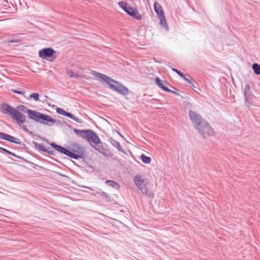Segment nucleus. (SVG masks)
Instances as JSON below:
<instances>
[{"instance_id":"18","label":"nucleus","mask_w":260,"mask_h":260,"mask_svg":"<svg viewBox=\"0 0 260 260\" xmlns=\"http://www.w3.org/2000/svg\"><path fill=\"white\" fill-rule=\"evenodd\" d=\"M159 19V24L164 27L167 31L169 29V26L167 23V21L165 18V16L161 15V16L158 17Z\"/></svg>"},{"instance_id":"8","label":"nucleus","mask_w":260,"mask_h":260,"mask_svg":"<svg viewBox=\"0 0 260 260\" xmlns=\"http://www.w3.org/2000/svg\"><path fill=\"white\" fill-rule=\"evenodd\" d=\"M198 129L204 137L213 136L214 134L213 129L206 121L202 122V125L199 126Z\"/></svg>"},{"instance_id":"31","label":"nucleus","mask_w":260,"mask_h":260,"mask_svg":"<svg viewBox=\"0 0 260 260\" xmlns=\"http://www.w3.org/2000/svg\"><path fill=\"white\" fill-rule=\"evenodd\" d=\"M22 128H23L24 129L26 130V127H25V126L23 125V126H22Z\"/></svg>"},{"instance_id":"4","label":"nucleus","mask_w":260,"mask_h":260,"mask_svg":"<svg viewBox=\"0 0 260 260\" xmlns=\"http://www.w3.org/2000/svg\"><path fill=\"white\" fill-rule=\"evenodd\" d=\"M26 108L24 105L18 106L17 109H15L11 118L15 120L16 122L20 126L26 122V116L21 113L20 111H25Z\"/></svg>"},{"instance_id":"21","label":"nucleus","mask_w":260,"mask_h":260,"mask_svg":"<svg viewBox=\"0 0 260 260\" xmlns=\"http://www.w3.org/2000/svg\"><path fill=\"white\" fill-rule=\"evenodd\" d=\"M39 148L42 151L47 152L50 154H54L53 151L50 150V148H47L45 146L42 145H39Z\"/></svg>"},{"instance_id":"2","label":"nucleus","mask_w":260,"mask_h":260,"mask_svg":"<svg viewBox=\"0 0 260 260\" xmlns=\"http://www.w3.org/2000/svg\"><path fill=\"white\" fill-rule=\"evenodd\" d=\"M50 144L58 152L64 154L72 158L78 159V158H82L84 154V148L77 143H74L72 145L71 151L67 150L53 143H51Z\"/></svg>"},{"instance_id":"27","label":"nucleus","mask_w":260,"mask_h":260,"mask_svg":"<svg viewBox=\"0 0 260 260\" xmlns=\"http://www.w3.org/2000/svg\"><path fill=\"white\" fill-rule=\"evenodd\" d=\"M173 71H174V72H175L177 74H178L179 75V74L181 72L179 70H177L176 69H172Z\"/></svg>"},{"instance_id":"11","label":"nucleus","mask_w":260,"mask_h":260,"mask_svg":"<svg viewBox=\"0 0 260 260\" xmlns=\"http://www.w3.org/2000/svg\"><path fill=\"white\" fill-rule=\"evenodd\" d=\"M16 108L11 107L7 104H3L0 106V111L4 114L11 117Z\"/></svg>"},{"instance_id":"22","label":"nucleus","mask_w":260,"mask_h":260,"mask_svg":"<svg viewBox=\"0 0 260 260\" xmlns=\"http://www.w3.org/2000/svg\"><path fill=\"white\" fill-rule=\"evenodd\" d=\"M106 184H108V185L109 186H112L113 187L116 188V189H119V184L113 181H111V180H108L106 181Z\"/></svg>"},{"instance_id":"20","label":"nucleus","mask_w":260,"mask_h":260,"mask_svg":"<svg viewBox=\"0 0 260 260\" xmlns=\"http://www.w3.org/2000/svg\"><path fill=\"white\" fill-rule=\"evenodd\" d=\"M252 68L255 74H260V64L254 63L252 64Z\"/></svg>"},{"instance_id":"14","label":"nucleus","mask_w":260,"mask_h":260,"mask_svg":"<svg viewBox=\"0 0 260 260\" xmlns=\"http://www.w3.org/2000/svg\"><path fill=\"white\" fill-rule=\"evenodd\" d=\"M92 75L95 78V79L100 82H103L105 83H107L110 79V77L106 75L100 73L96 72H93Z\"/></svg>"},{"instance_id":"16","label":"nucleus","mask_w":260,"mask_h":260,"mask_svg":"<svg viewBox=\"0 0 260 260\" xmlns=\"http://www.w3.org/2000/svg\"><path fill=\"white\" fill-rule=\"evenodd\" d=\"M56 111L58 114L62 115L63 116H67V117L71 118L72 119L75 120L77 122H79L78 119L77 117H76L72 114L69 113L60 108H57L56 109Z\"/></svg>"},{"instance_id":"26","label":"nucleus","mask_w":260,"mask_h":260,"mask_svg":"<svg viewBox=\"0 0 260 260\" xmlns=\"http://www.w3.org/2000/svg\"><path fill=\"white\" fill-rule=\"evenodd\" d=\"M2 149L9 154H12V153L10 152V151H9L8 150H7L4 148H2Z\"/></svg>"},{"instance_id":"3","label":"nucleus","mask_w":260,"mask_h":260,"mask_svg":"<svg viewBox=\"0 0 260 260\" xmlns=\"http://www.w3.org/2000/svg\"><path fill=\"white\" fill-rule=\"evenodd\" d=\"M134 183L143 194L147 196L149 191V181L144 175L138 174L134 178Z\"/></svg>"},{"instance_id":"15","label":"nucleus","mask_w":260,"mask_h":260,"mask_svg":"<svg viewBox=\"0 0 260 260\" xmlns=\"http://www.w3.org/2000/svg\"><path fill=\"white\" fill-rule=\"evenodd\" d=\"M155 82L162 90L166 91H170V90L166 86L168 83L166 81L161 80L158 77H157L155 79Z\"/></svg>"},{"instance_id":"25","label":"nucleus","mask_w":260,"mask_h":260,"mask_svg":"<svg viewBox=\"0 0 260 260\" xmlns=\"http://www.w3.org/2000/svg\"><path fill=\"white\" fill-rule=\"evenodd\" d=\"M12 91L14 93H18L19 94L24 95L25 94L24 91H18L16 89H13V90H12Z\"/></svg>"},{"instance_id":"6","label":"nucleus","mask_w":260,"mask_h":260,"mask_svg":"<svg viewBox=\"0 0 260 260\" xmlns=\"http://www.w3.org/2000/svg\"><path fill=\"white\" fill-rule=\"evenodd\" d=\"M107 84L108 85L109 87L113 90L123 95H127L129 93V90L125 86L111 78H110Z\"/></svg>"},{"instance_id":"1","label":"nucleus","mask_w":260,"mask_h":260,"mask_svg":"<svg viewBox=\"0 0 260 260\" xmlns=\"http://www.w3.org/2000/svg\"><path fill=\"white\" fill-rule=\"evenodd\" d=\"M74 132L82 138L88 141L96 150L102 152L104 150L103 145L98 136L91 130H80L74 129Z\"/></svg>"},{"instance_id":"10","label":"nucleus","mask_w":260,"mask_h":260,"mask_svg":"<svg viewBox=\"0 0 260 260\" xmlns=\"http://www.w3.org/2000/svg\"><path fill=\"white\" fill-rule=\"evenodd\" d=\"M39 123L51 126L55 124L56 121L50 116L42 113Z\"/></svg>"},{"instance_id":"9","label":"nucleus","mask_w":260,"mask_h":260,"mask_svg":"<svg viewBox=\"0 0 260 260\" xmlns=\"http://www.w3.org/2000/svg\"><path fill=\"white\" fill-rule=\"evenodd\" d=\"M189 115L194 126L197 129H198V127L202 125V123L204 120H202L201 116L195 112L190 111Z\"/></svg>"},{"instance_id":"29","label":"nucleus","mask_w":260,"mask_h":260,"mask_svg":"<svg viewBox=\"0 0 260 260\" xmlns=\"http://www.w3.org/2000/svg\"><path fill=\"white\" fill-rule=\"evenodd\" d=\"M185 81L188 82L189 83H190V81H189V79H187L186 78H185V77L184 76V78H183Z\"/></svg>"},{"instance_id":"13","label":"nucleus","mask_w":260,"mask_h":260,"mask_svg":"<svg viewBox=\"0 0 260 260\" xmlns=\"http://www.w3.org/2000/svg\"><path fill=\"white\" fill-rule=\"evenodd\" d=\"M0 139L16 144L20 143V140L19 139L3 132H0Z\"/></svg>"},{"instance_id":"24","label":"nucleus","mask_w":260,"mask_h":260,"mask_svg":"<svg viewBox=\"0 0 260 260\" xmlns=\"http://www.w3.org/2000/svg\"><path fill=\"white\" fill-rule=\"evenodd\" d=\"M67 74L70 78L76 77V76L72 70H69L67 71Z\"/></svg>"},{"instance_id":"23","label":"nucleus","mask_w":260,"mask_h":260,"mask_svg":"<svg viewBox=\"0 0 260 260\" xmlns=\"http://www.w3.org/2000/svg\"><path fill=\"white\" fill-rule=\"evenodd\" d=\"M29 98L34 99L36 101H38L39 100V94L37 93H32L29 95Z\"/></svg>"},{"instance_id":"19","label":"nucleus","mask_w":260,"mask_h":260,"mask_svg":"<svg viewBox=\"0 0 260 260\" xmlns=\"http://www.w3.org/2000/svg\"><path fill=\"white\" fill-rule=\"evenodd\" d=\"M140 159L145 164H149L151 162V159L150 157L146 156L144 154H142L140 156Z\"/></svg>"},{"instance_id":"28","label":"nucleus","mask_w":260,"mask_h":260,"mask_svg":"<svg viewBox=\"0 0 260 260\" xmlns=\"http://www.w3.org/2000/svg\"><path fill=\"white\" fill-rule=\"evenodd\" d=\"M179 75L182 77V78H184V75L181 72H180L179 74Z\"/></svg>"},{"instance_id":"5","label":"nucleus","mask_w":260,"mask_h":260,"mask_svg":"<svg viewBox=\"0 0 260 260\" xmlns=\"http://www.w3.org/2000/svg\"><path fill=\"white\" fill-rule=\"evenodd\" d=\"M56 51L51 48H46L39 51V56L44 60L52 62L56 58Z\"/></svg>"},{"instance_id":"12","label":"nucleus","mask_w":260,"mask_h":260,"mask_svg":"<svg viewBox=\"0 0 260 260\" xmlns=\"http://www.w3.org/2000/svg\"><path fill=\"white\" fill-rule=\"evenodd\" d=\"M26 110L29 118L38 122H40L42 113L30 109H26Z\"/></svg>"},{"instance_id":"30","label":"nucleus","mask_w":260,"mask_h":260,"mask_svg":"<svg viewBox=\"0 0 260 260\" xmlns=\"http://www.w3.org/2000/svg\"><path fill=\"white\" fill-rule=\"evenodd\" d=\"M170 92H172V93H174V94H176V95H179V93H178L176 92L175 91H172V90H170Z\"/></svg>"},{"instance_id":"17","label":"nucleus","mask_w":260,"mask_h":260,"mask_svg":"<svg viewBox=\"0 0 260 260\" xmlns=\"http://www.w3.org/2000/svg\"><path fill=\"white\" fill-rule=\"evenodd\" d=\"M154 8L157 16L159 17L164 15L165 13L160 5L158 2H155L154 4Z\"/></svg>"},{"instance_id":"7","label":"nucleus","mask_w":260,"mask_h":260,"mask_svg":"<svg viewBox=\"0 0 260 260\" xmlns=\"http://www.w3.org/2000/svg\"><path fill=\"white\" fill-rule=\"evenodd\" d=\"M119 6L129 15L137 20H141L142 16L139 13L137 9L129 6L126 3L121 1L118 3Z\"/></svg>"}]
</instances>
